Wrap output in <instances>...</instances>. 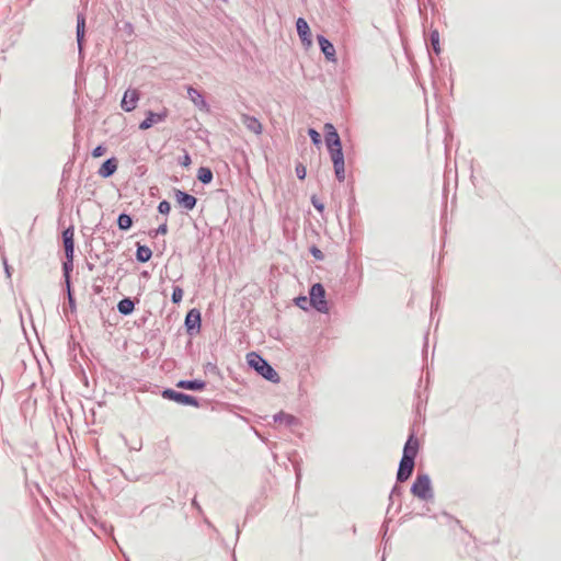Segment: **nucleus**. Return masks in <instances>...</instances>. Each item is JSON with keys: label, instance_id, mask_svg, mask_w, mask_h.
Returning <instances> with one entry per match:
<instances>
[{"label": "nucleus", "instance_id": "51", "mask_svg": "<svg viewBox=\"0 0 561 561\" xmlns=\"http://www.w3.org/2000/svg\"><path fill=\"white\" fill-rule=\"evenodd\" d=\"M142 276L147 277L148 273L147 272H142Z\"/></svg>", "mask_w": 561, "mask_h": 561}, {"label": "nucleus", "instance_id": "21", "mask_svg": "<svg viewBox=\"0 0 561 561\" xmlns=\"http://www.w3.org/2000/svg\"><path fill=\"white\" fill-rule=\"evenodd\" d=\"M135 256L137 262L146 263L152 257V250L148 245L138 242L136 243Z\"/></svg>", "mask_w": 561, "mask_h": 561}, {"label": "nucleus", "instance_id": "8", "mask_svg": "<svg viewBox=\"0 0 561 561\" xmlns=\"http://www.w3.org/2000/svg\"><path fill=\"white\" fill-rule=\"evenodd\" d=\"M414 467H415V460L401 457L399 467L397 470V482L402 483V482L408 481L414 471Z\"/></svg>", "mask_w": 561, "mask_h": 561}, {"label": "nucleus", "instance_id": "32", "mask_svg": "<svg viewBox=\"0 0 561 561\" xmlns=\"http://www.w3.org/2000/svg\"><path fill=\"white\" fill-rule=\"evenodd\" d=\"M308 135L311 139V142L314 145V146H320L322 144V138H321V135L318 130H316L314 128H309L308 129Z\"/></svg>", "mask_w": 561, "mask_h": 561}, {"label": "nucleus", "instance_id": "39", "mask_svg": "<svg viewBox=\"0 0 561 561\" xmlns=\"http://www.w3.org/2000/svg\"><path fill=\"white\" fill-rule=\"evenodd\" d=\"M64 286H65V294H66L67 298L70 296H75L71 278H68V279L64 278Z\"/></svg>", "mask_w": 561, "mask_h": 561}, {"label": "nucleus", "instance_id": "19", "mask_svg": "<svg viewBox=\"0 0 561 561\" xmlns=\"http://www.w3.org/2000/svg\"><path fill=\"white\" fill-rule=\"evenodd\" d=\"M241 119H242V123L244 124V126L250 131L254 133L255 135L262 134L263 126L256 117L248 115V114H243Z\"/></svg>", "mask_w": 561, "mask_h": 561}, {"label": "nucleus", "instance_id": "26", "mask_svg": "<svg viewBox=\"0 0 561 561\" xmlns=\"http://www.w3.org/2000/svg\"><path fill=\"white\" fill-rule=\"evenodd\" d=\"M430 46L436 55L440 54L439 32L436 28L430 31Z\"/></svg>", "mask_w": 561, "mask_h": 561}, {"label": "nucleus", "instance_id": "17", "mask_svg": "<svg viewBox=\"0 0 561 561\" xmlns=\"http://www.w3.org/2000/svg\"><path fill=\"white\" fill-rule=\"evenodd\" d=\"M65 253H75V227L71 225L61 233Z\"/></svg>", "mask_w": 561, "mask_h": 561}, {"label": "nucleus", "instance_id": "50", "mask_svg": "<svg viewBox=\"0 0 561 561\" xmlns=\"http://www.w3.org/2000/svg\"><path fill=\"white\" fill-rule=\"evenodd\" d=\"M424 339H425V341H427V334H426V335H424ZM426 346H427V342H425L424 347H426Z\"/></svg>", "mask_w": 561, "mask_h": 561}, {"label": "nucleus", "instance_id": "15", "mask_svg": "<svg viewBox=\"0 0 561 561\" xmlns=\"http://www.w3.org/2000/svg\"><path fill=\"white\" fill-rule=\"evenodd\" d=\"M117 165V159L115 157H111L101 164L98 170V174L103 179H108L115 174Z\"/></svg>", "mask_w": 561, "mask_h": 561}, {"label": "nucleus", "instance_id": "18", "mask_svg": "<svg viewBox=\"0 0 561 561\" xmlns=\"http://www.w3.org/2000/svg\"><path fill=\"white\" fill-rule=\"evenodd\" d=\"M175 386L185 390L203 391L206 388V381L202 379H181Z\"/></svg>", "mask_w": 561, "mask_h": 561}, {"label": "nucleus", "instance_id": "45", "mask_svg": "<svg viewBox=\"0 0 561 561\" xmlns=\"http://www.w3.org/2000/svg\"><path fill=\"white\" fill-rule=\"evenodd\" d=\"M296 484L298 485L301 480V469L299 465H295Z\"/></svg>", "mask_w": 561, "mask_h": 561}, {"label": "nucleus", "instance_id": "3", "mask_svg": "<svg viewBox=\"0 0 561 561\" xmlns=\"http://www.w3.org/2000/svg\"><path fill=\"white\" fill-rule=\"evenodd\" d=\"M410 491L413 494V496L422 501H430L434 499L432 481L427 473H417L414 482L411 485Z\"/></svg>", "mask_w": 561, "mask_h": 561}, {"label": "nucleus", "instance_id": "22", "mask_svg": "<svg viewBox=\"0 0 561 561\" xmlns=\"http://www.w3.org/2000/svg\"><path fill=\"white\" fill-rule=\"evenodd\" d=\"M135 310V300L130 297H124L117 304V311L122 316H129Z\"/></svg>", "mask_w": 561, "mask_h": 561}, {"label": "nucleus", "instance_id": "38", "mask_svg": "<svg viewBox=\"0 0 561 561\" xmlns=\"http://www.w3.org/2000/svg\"><path fill=\"white\" fill-rule=\"evenodd\" d=\"M106 152V147L104 145H98L91 152L93 158H100L104 156Z\"/></svg>", "mask_w": 561, "mask_h": 561}, {"label": "nucleus", "instance_id": "35", "mask_svg": "<svg viewBox=\"0 0 561 561\" xmlns=\"http://www.w3.org/2000/svg\"><path fill=\"white\" fill-rule=\"evenodd\" d=\"M204 371H205V374H211V375L220 374L218 366L215 363H210V362H208L204 365Z\"/></svg>", "mask_w": 561, "mask_h": 561}, {"label": "nucleus", "instance_id": "7", "mask_svg": "<svg viewBox=\"0 0 561 561\" xmlns=\"http://www.w3.org/2000/svg\"><path fill=\"white\" fill-rule=\"evenodd\" d=\"M174 198L176 204L186 211L193 210L198 202L194 195L180 188H174Z\"/></svg>", "mask_w": 561, "mask_h": 561}, {"label": "nucleus", "instance_id": "29", "mask_svg": "<svg viewBox=\"0 0 561 561\" xmlns=\"http://www.w3.org/2000/svg\"><path fill=\"white\" fill-rule=\"evenodd\" d=\"M294 302L300 309L307 311L311 307V302L309 301V297L299 295L294 299Z\"/></svg>", "mask_w": 561, "mask_h": 561}, {"label": "nucleus", "instance_id": "31", "mask_svg": "<svg viewBox=\"0 0 561 561\" xmlns=\"http://www.w3.org/2000/svg\"><path fill=\"white\" fill-rule=\"evenodd\" d=\"M183 298V289L180 286H173L171 301L175 305L180 304Z\"/></svg>", "mask_w": 561, "mask_h": 561}, {"label": "nucleus", "instance_id": "30", "mask_svg": "<svg viewBox=\"0 0 561 561\" xmlns=\"http://www.w3.org/2000/svg\"><path fill=\"white\" fill-rule=\"evenodd\" d=\"M403 493V490L400 485H398V482L392 486L391 491H390V494H389V506H388V510L390 508V506L393 504L394 502V499L396 497H400Z\"/></svg>", "mask_w": 561, "mask_h": 561}, {"label": "nucleus", "instance_id": "14", "mask_svg": "<svg viewBox=\"0 0 561 561\" xmlns=\"http://www.w3.org/2000/svg\"><path fill=\"white\" fill-rule=\"evenodd\" d=\"M139 100V92L137 90H127L122 99L121 107L125 112H131L136 108Z\"/></svg>", "mask_w": 561, "mask_h": 561}, {"label": "nucleus", "instance_id": "53", "mask_svg": "<svg viewBox=\"0 0 561 561\" xmlns=\"http://www.w3.org/2000/svg\"><path fill=\"white\" fill-rule=\"evenodd\" d=\"M381 561H385V557H382Z\"/></svg>", "mask_w": 561, "mask_h": 561}, {"label": "nucleus", "instance_id": "25", "mask_svg": "<svg viewBox=\"0 0 561 561\" xmlns=\"http://www.w3.org/2000/svg\"><path fill=\"white\" fill-rule=\"evenodd\" d=\"M116 222L121 230L127 231L131 228L134 220L129 214L121 213L117 217Z\"/></svg>", "mask_w": 561, "mask_h": 561}, {"label": "nucleus", "instance_id": "10", "mask_svg": "<svg viewBox=\"0 0 561 561\" xmlns=\"http://www.w3.org/2000/svg\"><path fill=\"white\" fill-rule=\"evenodd\" d=\"M85 38V15L83 12L77 14L76 39L79 50V56L83 57V45Z\"/></svg>", "mask_w": 561, "mask_h": 561}, {"label": "nucleus", "instance_id": "42", "mask_svg": "<svg viewBox=\"0 0 561 561\" xmlns=\"http://www.w3.org/2000/svg\"><path fill=\"white\" fill-rule=\"evenodd\" d=\"M124 32L126 34H128L129 36H131L134 34V25L133 23L130 22H125L124 23Z\"/></svg>", "mask_w": 561, "mask_h": 561}, {"label": "nucleus", "instance_id": "5", "mask_svg": "<svg viewBox=\"0 0 561 561\" xmlns=\"http://www.w3.org/2000/svg\"><path fill=\"white\" fill-rule=\"evenodd\" d=\"M161 396L163 399L176 402L178 404L184 407H199V401L196 397L192 394H187L185 392L176 391L171 388H165L162 390Z\"/></svg>", "mask_w": 561, "mask_h": 561}, {"label": "nucleus", "instance_id": "13", "mask_svg": "<svg viewBox=\"0 0 561 561\" xmlns=\"http://www.w3.org/2000/svg\"><path fill=\"white\" fill-rule=\"evenodd\" d=\"M420 449V443L414 432H411L403 447L402 457L415 460Z\"/></svg>", "mask_w": 561, "mask_h": 561}, {"label": "nucleus", "instance_id": "11", "mask_svg": "<svg viewBox=\"0 0 561 561\" xmlns=\"http://www.w3.org/2000/svg\"><path fill=\"white\" fill-rule=\"evenodd\" d=\"M296 31L305 47L312 45L311 31L308 22L304 18H298L296 21Z\"/></svg>", "mask_w": 561, "mask_h": 561}, {"label": "nucleus", "instance_id": "1", "mask_svg": "<svg viewBox=\"0 0 561 561\" xmlns=\"http://www.w3.org/2000/svg\"><path fill=\"white\" fill-rule=\"evenodd\" d=\"M324 141L333 163L335 178L339 182L345 180V159L342 141L336 128L331 123L324 125Z\"/></svg>", "mask_w": 561, "mask_h": 561}, {"label": "nucleus", "instance_id": "23", "mask_svg": "<svg viewBox=\"0 0 561 561\" xmlns=\"http://www.w3.org/2000/svg\"><path fill=\"white\" fill-rule=\"evenodd\" d=\"M73 259L75 253H65V260L62 261L61 268H62V277L64 278H71V273L73 271Z\"/></svg>", "mask_w": 561, "mask_h": 561}, {"label": "nucleus", "instance_id": "12", "mask_svg": "<svg viewBox=\"0 0 561 561\" xmlns=\"http://www.w3.org/2000/svg\"><path fill=\"white\" fill-rule=\"evenodd\" d=\"M167 117H168L167 108H164L162 112H158V113L148 111L146 118L139 124V129L147 130V129L151 128L154 124L165 121Z\"/></svg>", "mask_w": 561, "mask_h": 561}, {"label": "nucleus", "instance_id": "24", "mask_svg": "<svg viewBox=\"0 0 561 561\" xmlns=\"http://www.w3.org/2000/svg\"><path fill=\"white\" fill-rule=\"evenodd\" d=\"M196 178L202 184L207 185V184L211 183V181L214 179V173L210 168L201 167L197 170Z\"/></svg>", "mask_w": 561, "mask_h": 561}, {"label": "nucleus", "instance_id": "36", "mask_svg": "<svg viewBox=\"0 0 561 561\" xmlns=\"http://www.w3.org/2000/svg\"><path fill=\"white\" fill-rule=\"evenodd\" d=\"M296 176L299 180H305L307 175V168L302 163H297L295 168Z\"/></svg>", "mask_w": 561, "mask_h": 561}, {"label": "nucleus", "instance_id": "49", "mask_svg": "<svg viewBox=\"0 0 561 561\" xmlns=\"http://www.w3.org/2000/svg\"><path fill=\"white\" fill-rule=\"evenodd\" d=\"M240 533H241V531H240L239 525L237 524V526H236V536H237V539L239 538Z\"/></svg>", "mask_w": 561, "mask_h": 561}, {"label": "nucleus", "instance_id": "44", "mask_svg": "<svg viewBox=\"0 0 561 561\" xmlns=\"http://www.w3.org/2000/svg\"><path fill=\"white\" fill-rule=\"evenodd\" d=\"M2 261H3V265H4L5 275L8 278H10L11 277V267L9 266L5 256H2Z\"/></svg>", "mask_w": 561, "mask_h": 561}, {"label": "nucleus", "instance_id": "33", "mask_svg": "<svg viewBox=\"0 0 561 561\" xmlns=\"http://www.w3.org/2000/svg\"><path fill=\"white\" fill-rule=\"evenodd\" d=\"M157 209L159 214L168 215L171 210V204L167 199H163L158 204Z\"/></svg>", "mask_w": 561, "mask_h": 561}, {"label": "nucleus", "instance_id": "28", "mask_svg": "<svg viewBox=\"0 0 561 561\" xmlns=\"http://www.w3.org/2000/svg\"><path fill=\"white\" fill-rule=\"evenodd\" d=\"M440 298H442L440 291L434 287L433 291H432V304H431L432 316L437 311Z\"/></svg>", "mask_w": 561, "mask_h": 561}, {"label": "nucleus", "instance_id": "46", "mask_svg": "<svg viewBox=\"0 0 561 561\" xmlns=\"http://www.w3.org/2000/svg\"><path fill=\"white\" fill-rule=\"evenodd\" d=\"M204 523H205L208 527L213 528L216 533H218L217 528H215V526L210 523V520H209L208 518H206V517H205V518H204Z\"/></svg>", "mask_w": 561, "mask_h": 561}, {"label": "nucleus", "instance_id": "34", "mask_svg": "<svg viewBox=\"0 0 561 561\" xmlns=\"http://www.w3.org/2000/svg\"><path fill=\"white\" fill-rule=\"evenodd\" d=\"M178 163L180 165L184 167V168H187V167L191 165L192 159H191L190 153L186 150H184V154L183 156H180L178 158Z\"/></svg>", "mask_w": 561, "mask_h": 561}, {"label": "nucleus", "instance_id": "27", "mask_svg": "<svg viewBox=\"0 0 561 561\" xmlns=\"http://www.w3.org/2000/svg\"><path fill=\"white\" fill-rule=\"evenodd\" d=\"M168 233V219L164 218V220L159 225L158 228L152 229L149 231V236L151 238H157L159 234H167Z\"/></svg>", "mask_w": 561, "mask_h": 561}, {"label": "nucleus", "instance_id": "16", "mask_svg": "<svg viewBox=\"0 0 561 561\" xmlns=\"http://www.w3.org/2000/svg\"><path fill=\"white\" fill-rule=\"evenodd\" d=\"M186 92H187L188 99L192 101V103L196 107H198L199 110L208 108V104H207L203 93L199 90H197L196 88H194L192 85H187Z\"/></svg>", "mask_w": 561, "mask_h": 561}, {"label": "nucleus", "instance_id": "43", "mask_svg": "<svg viewBox=\"0 0 561 561\" xmlns=\"http://www.w3.org/2000/svg\"><path fill=\"white\" fill-rule=\"evenodd\" d=\"M192 506H193L194 508H196V511H197V513H198L199 515H203V514H204V511H203L202 506L199 505V503L197 502L196 497H194V499L192 500Z\"/></svg>", "mask_w": 561, "mask_h": 561}, {"label": "nucleus", "instance_id": "47", "mask_svg": "<svg viewBox=\"0 0 561 561\" xmlns=\"http://www.w3.org/2000/svg\"><path fill=\"white\" fill-rule=\"evenodd\" d=\"M382 530H383V538L386 537L387 535V531H388V522H385L381 526Z\"/></svg>", "mask_w": 561, "mask_h": 561}, {"label": "nucleus", "instance_id": "4", "mask_svg": "<svg viewBox=\"0 0 561 561\" xmlns=\"http://www.w3.org/2000/svg\"><path fill=\"white\" fill-rule=\"evenodd\" d=\"M309 301L311 307L320 313H328L329 307L325 299V289L321 283L311 285L309 289Z\"/></svg>", "mask_w": 561, "mask_h": 561}, {"label": "nucleus", "instance_id": "2", "mask_svg": "<svg viewBox=\"0 0 561 561\" xmlns=\"http://www.w3.org/2000/svg\"><path fill=\"white\" fill-rule=\"evenodd\" d=\"M247 363L251 369H253L257 375L263 377L265 380L273 383L279 382L280 378L278 373L274 369L270 362L259 353L250 352L247 355Z\"/></svg>", "mask_w": 561, "mask_h": 561}, {"label": "nucleus", "instance_id": "37", "mask_svg": "<svg viewBox=\"0 0 561 561\" xmlns=\"http://www.w3.org/2000/svg\"><path fill=\"white\" fill-rule=\"evenodd\" d=\"M311 204L312 206L319 211V213H323L324 211V204L321 202L320 198L317 197V195H312L311 198Z\"/></svg>", "mask_w": 561, "mask_h": 561}, {"label": "nucleus", "instance_id": "52", "mask_svg": "<svg viewBox=\"0 0 561 561\" xmlns=\"http://www.w3.org/2000/svg\"><path fill=\"white\" fill-rule=\"evenodd\" d=\"M419 516H425V513H417Z\"/></svg>", "mask_w": 561, "mask_h": 561}, {"label": "nucleus", "instance_id": "9", "mask_svg": "<svg viewBox=\"0 0 561 561\" xmlns=\"http://www.w3.org/2000/svg\"><path fill=\"white\" fill-rule=\"evenodd\" d=\"M317 41L319 44V48H320L321 53L324 55L325 59L328 61L335 62L336 61V51H335L333 43L322 34L317 35Z\"/></svg>", "mask_w": 561, "mask_h": 561}, {"label": "nucleus", "instance_id": "41", "mask_svg": "<svg viewBox=\"0 0 561 561\" xmlns=\"http://www.w3.org/2000/svg\"><path fill=\"white\" fill-rule=\"evenodd\" d=\"M67 300H68V307H69L70 313L76 314V312H77V302H76L75 296L68 297Z\"/></svg>", "mask_w": 561, "mask_h": 561}, {"label": "nucleus", "instance_id": "6", "mask_svg": "<svg viewBox=\"0 0 561 561\" xmlns=\"http://www.w3.org/2000/svg\"><path fill=\"white\" fill-rule=\"evenodd\" d=\"M184 328L190 336H194L201 332L202 313L198 309L193 308L187 311L184 319Z\"/></svg>", "mask_w": 561, "mask_h": 561}, {"label": "nucleus", "instance_id": "20", "mask_svg": "<svg viewBox=\"0 0 561 561\" xmlns=\"http://www.w3.org/2000/svg\"><path fill=\"white\" fill-rule=\"evenodd\" d=\"M273 419L274 422L284 423L287 427H294L300 424V420L298 417L283 411L276 413Z\"/></svg>", "mask_w": 561, "mask_h": 561}, {"label": "nucleus", "instance_id": "48", "mask_svg": "<svg viewBox=\"0 0 561 561\" xmlns=\"http://www.w3.org/2000/svg\"><path fill=\"white\" fill-rule=\"evenodd\" d=\"M87 267L89 271H92L94 268V264L87 262Z\"/></svg>", "mask_w": 561, "mask_h": 561}, {"label": "nucleus", "instance_id": "40", "mask_svg": "<svg viewBox=\"0 0 561 561\" xmlns=\"http://www.w3.org/2000/svg\"><path fill=\"white\" fill-rule=\"evenodd\" d=\"M310 253L318 261H322L324 259L322 251L316 245L310 248Z\"/></svg>", "mask_w": 561, "mask_h": 561}]
</instances>
